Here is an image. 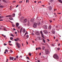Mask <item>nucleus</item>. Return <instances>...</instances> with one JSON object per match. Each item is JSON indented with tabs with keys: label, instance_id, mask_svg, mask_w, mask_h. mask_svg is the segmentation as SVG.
<instances>
[{
	"label": "nucleus",
	"instance_id": "bb28decb",
	"mask_svg": "<svg viewBox=\"0 0 62 62\" xmlns=\"http://www.w3.org/2000/svg\"><path fill=\"white\" fill-rule=\"evenodd\" d=\"M27 20L26 19H24V22H25V23L26 22H27Z\"/></svg>",
	"mask_w": 62,
	"mask_h": 62
},
{
	"label": "nucleus",
	"instance_id": "f704fd0d",
	"mask_svg": "<svg viewBox=\"0 0 62 62\" xmlns=\"http://www.w3.org/2000/svg\"><path fill=\"white\" fill-rule=\"evenodd\" d=\"M40 34H43L42 33V31H40Z\"/></svg>",
	"mask_w": 62,
	"mask_h": 62
},
{
	"label": "nucleus",
	"instance_id": "5fc2aeb1",
	"mask_svg": "<svg viewBox=\"0 0 62 62\" xmlns=\"http://www.w3.org/2000/svg\"><path fill=\"white\" fill-rule=\"evenodd\" d=\"M9 45H10V46H12V44H10V43L9 44Z\"/></svg>",
	"mask_w": 62,
	"mask_h": 62
},
{
	"label": "nucleus",
	"instance_id": "9b49d317",
	"mask_svg": "<svg viewBox=\"0 0 62 62\" xmlns=\"http://www.w3.org/2000/svg\"><path fill=\"white\" fill-rule=\"evenodd\" d=\"M14 59V58L13 57H11V56L10 57V60H13Z\"/></svg>",
	"mask_w": 62,
	"mask_h": 62
},
{
	"label": "nucleus",
	"instance_id": "a19ab883",
	"mask_svg": "<svg viewBox=\"0 0 62 62\" xmlns=\"http://www.w3.org/2000/svg\"><path fill=\"white\" fill-rule=\"evenodd\" d=\"M16 39H17V40H18V41H19V38H16Z\"/></svg>",
	"mask_w": 62,
	"mask_h": 62
},
{
	"label": "nucleus",
	"instance_id": "5701e85b",
	"mask_svg": "<svg viewBox=\"0 0 62 62\" xmlns=\"http://www.w3.org/2000/svg\"><path fill=\"white\" fill-rule=\"evenodd\" d=\"M27 25H30V22H28L27 24Z\"/></svg>",
	"mask_w": 62,
	"mask_h": 62
},
{
	"label": "nucleus",
	"instance_id": "79ce46f5",
	"mask_svg": "<svg viewBox=\"0 0 62 62\" xmlns=\"http://www.w3.org/2000/svg\"><path fill=\"white\" fill-rule=\"evenodd\" d=\"M12 26H13V27H14L15 26L13 24H12Z\"/></svg>",
	"mask_w": 62,
	"mask_h": 62
},
{
	"label": "nucleus",
	"instance_id": "f3484780",
	"mask_svg": "<svg viewBox=\"0 0 62 62\" xmlns=\"http://www.w3.org/2000/svg\"><path fill=\"white\" fill-rule=\"evenodd\" d=\"M9 20H13V19L12 17H10L9 18Z\"/></svg>",
	"mask_w": 62,
	"mask_h": 62
},
{
	"label": "nucleus",
	"instance_id": "cd10ccee",
	"mask_svg": "<svg viewBox=\"0 0 62 62\" xmlns=\"http://www.w3.org/2000/svg\"><path fill=\"white\" fill-rule=\"evenodd\" d=\"M10 39L11 40H12L13 39V37H10Z\"/></svg>",
	"mask_w": 62,
	"mask_h": 62
},
{
	"label": "nucleus",
	"instance_id": "e2e57ef3",
	"mask_svg": "<svg viewBox=\"0 0 62 62\" xmlns=\"http://www.w3.org/2000/svg\"><path fill=\"white\" fill-rule=\"evenodd\" d=\"M31 35H34V34L33 33H31Z\"/></svg>",
	"mask_w": 62,
	"mask_h": 62
},
{
	"label": "nucleus",
	"instance_id": "4d7b16f0",
	"mask_svg": "<svg viewBox=\"0 0 62 62\" xmlns=\"http://www.w3.org/2000/svg\"><path fill=\"white\" fill-rule=\"evenodd\" d=\"M29 1V0H26V3H27V1Z\"/></svg>",
	"mask_w": 62,
	"mask_h": 62
},
{
	"label": "nucleus",
	"instance_id": "393cba45",
	"mask_svg": "<svg viewBox=\"0 0 62 62\" xmlns=\"http://www.w3.org/2000/svg\"><path fill=\"white\" fill-rule=\"evenodd\" d=\"M26 38H27V39H28V37H29L28 35H26Z\"/></svg>",
	"mask_w": 62,
	"mask_h": 62
},
{
	"label": "nucleus",
	"instance_id": "20e7f679",
	"mask_svg": "<svg viewBox=\"0 0 62 62\" xmlns=\"http://www.w3.org/2000/svg\"><path fill=\"white\" fill-rule=\"evenodd\" d=\"M43 28L45 29H47V26L46 25H44L43 26Z\"/></svg>",
	"mask_w": 62,
	"mask_h": 62
},
{
	"label": "nucleus",
	"instance_id": "c85d7f7f",
	"mask_svg": "<svg viewBox=\"0 0 62 62\" xmlns=\"http://www.w3.org/2000/svg\"><path fill=\"white\" fill-rule=\"evenodd\" d=\"M28 54H29V55H30V56H31V54H30V53H29Z\"/></svg>",
	"mask_w": 62,
	"mask_h": 62
},
{
	"label": "nucleus",
	"instance_id": "412c9836",
	"mask_svg": "<svg viewBox=\"0 0 62 62\" xmlns=\"http://www.w3.org/2000/svg\"><path fill=\"white\" fill-rule=\"evenodd\" d=\"M43 39V43H45L46 42L45 41V40H44V39Z\"/></svg>",
	"mask_w": 62,
	"mask_h": 62
},
{
	"label": "nucleus",
	"instance_id": "a878e982",
	"mask_svg": "<svg viewBox=\"0 0 62 62\" xmlns=\"http://www.w3.org/2000/svg\"><path fill=\"white\" fill-rule=\"evenodd\" d=\"M38 50H41L42 49L41 48V47H38Z\"/></svg>",
	"mask_w": 62,
	"mask_h": 62
},
{
	"label": "nucleus",
	"instance_id": "603ef678",
	"mask_svg": "<svg viewBox=\"0 0 62 62\" xmlns=\"http://www.w3.org/2000/svg\"><path fill=\"white\" fill-rule=\"evenodd\" d=\"M22 1H19V3H22Z\"/></svg>",
	"mask_w": 62,
	"mask_h": 62
},
{
	"label": "nucleus",
	"instance_id": "4be33fe9",
	"mask_svg": "<svg viewBox=\"0 0 62 62\" xmlns=\"http://www.w3.org/2000/svg\"><path fill=\"white\" fill-rule=\"evenodd\" d=\"M2 1H3V2H4V3H7V2H6V0H2Z\"/></svg>",
	"mask_w": 62,
	"mask_h": 62
},
{
	"label": "nucleus",
	"instance_id": "3c124183",
	"mask_svg": "<svg viewBox=\"0 0 62 62\" xmlns=\"http://www.w3.org/2000/svg\"><path fill=\"white\" fill-rule=\"evenodd\" d=\"M38 49L37 47L36 48V50H38Z\"/></svg>",
	"mask_w": 62,
	"mask_h": 62
},
{
	"label": "nucleus",
	"instance_id": "6ab92c4d",
	"mask_svg": "<svg viewBox=\"0 0 62 62\" xmlns=\"http://www.w3.org/2000/svg\"><path fill=\"white\" fill-rule=\"evenodd\" d=\"M42 50H43L45 49V47L44 46H42Z\"/></svg>",
	"mask_w": 62,
	"mask_h": 62
},
{
	"label": "nucleus",
	"instance_id": "7ed1b4c3",
	"mask_svg": "<svg viewBox=\"0 0 62 62\" xmlns=\"http://www.w3.org/2000/svg\"><path fill=\"white\" fill-rule=\"evenodd\" d=\"M16 45H17V46L18 48H19L20 47V44L19 43H16Z\"/></svg>",
	"mask_w": 62,
	"mask_h": 62
},
{
	"label": "nucleus",
	"instance_id": "c03bdc74",
	"mask_svg": "<svg viewBox=\"0 0 62 62\" xmlns=\"http://www.w3.org/2000/svg\"><path fill=\"white\" fill-rule=\"evenodd\" d=\"M49 21H50L49 22L50 23H51L52 22V21L51 20H49Z\"/></svg>",
	"mask_w": 62,
	"mask_h": 62
},
{
	"label": "nucleus",
	"instance_id": "0e129e2a",
	"mask_svg": "<svg viewBox=\"0 0 62 62\" xmlns=\"http://www.w3.org/2000/svg\"><path fill=\"white\" fill-rule=\"evenodd\" d=\"M26 43H27V44H28V42H27V41L26 42Z\"/></svg>",
	"mask_w": 62,
	"mask_h": 62
},
{
	"label": "nucleus",
	"instance_id": "864d4df0",
	"mask_svg": "<svg viewBox=\"0 0 62 62\" xmlns=\"http://www.w3.org/2000/svg\"><path fill=\"white\" fill-rule=\"evenodd\" d=\"M16 1H13V3H15Z\"/></svg>",
	"mask_w": 62,
	"mask_h": 62
},
{
	"label": "nucleus",
	"instance_id": "6e6552de",
	"mask_svg": "<svg viewBox=\"0 0 62 62\" xmlns=\"http://www.w3.org/2000/svg\"><path fill=\"white\" fill-rule=\"evenodd\" d=\"M35 20V18H33L32 19H31L30 20V22H33Z\"/></svg>",
	"mask_w": 62,
	"mask_h": 62
},
{
	"label": "nucleus",
	"instance_id": "9d476101",
	"mask_svg": "<svg viewBox=\"0 0 62 62\" xmlns=\"http://www.w3.org/2000/svg\"><path fill=\"white\" fill-rule=\"evenodd\" d=\"M48 8H49V11H51L52 9V7H51V6H49V7H48Z\"/></svg>",
	"mask_w": 62,
	"mask_h": 62
},
{
	"label": "nucleus",
	"instance_id": "72a5a7b5",
	"mask_svg": "<svg viewBox=\"0 0 62 62\" xmlns=\"http://www.w3.org/2000/svg\"><path fill=\"white\" fill-rule=\"evenodd\" d=\"M17 40H17V39H14V41H15L16 42V41H17Z\"/></svg>",
	"mask_w": 62,
	"mask_h": 62
},
{
	"label": "nucleus",
	"instance_id": "a211bd4d",
	"mask_svg": "<svg viewBox=\"0 0 62 62\" xmlns=\"http://www.w3.org/2000/svg\"><path fill=\"white\" fill-rule=\"evenodd\" d=\"M54 1V0H50V2L51 3H52V2H53Z\"/></svg>",
	"mask_w": 62,
	"mask_h": 62
},
{
	"label": "nucleus",
	"instance_id": "49530a36",
	"mask_svg": "<svg viewBox=\"0 0 62 62\" xmlns=\"http://www.w3.org/2000/svg\"><path fill=\"white\" fill-rule=\"evenodd\" d=\"M7 44H6V43H5L4 44V46H6V45Z\"/></svg>",
	"mask_w": 62,
	"mask_h": 62
},
{
	"label": "nucleus",
	"instance_id": "8fccbe9b",
	"mask_svg": "<svg viewBox=\"0 0 62 62\" xmlns=\"http://www.w3.org/2000/svg\"><path fill=\"white\" fill-rule=\"evenodd\" d=\"M20 28H21V27L20 26H19L18 27V29H20Z\"/></svg>",
	"mask_w": 62,
	"mask_h": 62
},
{
	"label": "nucleus",
	"instance_id": "aec40b11",
	"mask_svg": "<svg viewBox=\"0 0 62 62\" xmlns=\"http://www.w3.org/2000/svg\"><path fill=\"white\" fill-rule=\"evenodd\" d=\"M15 14H13V16H12L13 17H15Z\"/></svg>",
	"mask_w": 62,
	"mask_h": 62
},
{
	"label": "nucleus",
	"instance_id": "69168bd1",
	"mask_svg": "<svg viewBox=\"0 0 62 62\" xmlns=\"http://www.w3.org/2000/svg\"><path fill=\"white\" fill-rule=\"evenodd\" d=\"M42 6H43V7H45V6L44 5H42Z\"/></svg>",
	"mask_w": 62,
	"mask_h": 62
},
{
	"label": "nucleus",
	"instance_id": "6e6d98bb",
	"mask_svg": "<svg viewBox=\"0 0 62 62\" xmlns=\"http://www.w3.org/2000/svg\"><path fill=\"white\" fill-rule=\"evenodd\" d=\"M55 27H56V28H58V26H56Z\"/></svg>",
	"mask_w": 62,
	"mask_h": 62
},
{
	"label": "nucleus",
	"instance_id": "dca6fc26",
	"mask_svg": "<svg viewBox=\"0 0 62 62\" xmlns=\"http://www.w3.org/2000/svg\"><path fill=\"white\" fill-rule=\"evenodd\" d=\"M58 0L59 1V2L62 4V1L61 0Z\"/></svg>",
	"mask_w": 62,
	"mask_h": 62
},
{
	"label": "nucleus",
	"instance_id": "f03ea898",
	"mask_svg": "<svg viewBox=\"0 0 62 62\" xmlns=\"http://www.w3.org/2000/svg\"><path fill=\"white\" fill-rule=\"evenodd\" d=\"M53 57L55 59H58L59 58L58 56L56 54H54L53 56Z\"/></svg>",
	"mask_w": 62,
	"mask_h": 62
},
{
	"label": "nucleus",
	"instance_id": "de8ad7c7",
	"mask_svg": "<svg viewBox=\"0 0 62 62\" xmlns=\"http://www.w3.org/2000/svg\"><path fill=\"white\" fill-rule=\"evenodd\" d=\"M22 55H21L20 56V58H22Z\"/></svg>",
	"mask_w": 62,
	"mask_h": 62
},
{
	"label": "nucleus",
	"instance_id": "f8f14e48",
	"mask_svg": "<svg viewBox=\"0 0 62 62\" xmlns=\"http://www.w3.org/2000/svg\"><path fill=\"white\" fill-rule=\"evenodd\" d=\"M19 25V23H16V26L17 27H18V26Z\"/></svg>",
	"mask_w": 62,
	"mask_h": 62
},
{
	"label": "nucleus",
	"instance_id": "13d9d810",
	"mask_svg": "<svg viewBox=\"0 0 62 62\" xmlns=\"http://www.w3.org/2000/svg\"><path fill=\"white\" fill-rule=\"evenodd\" d=\"M6 36H4V38H6Z\"/></svg>",
	"mask_w": 62,
	"mask_h": 62
},
{
	"label": "nucleus",
	"instance_id": "7c9ffc66",
	"mask_svg": "<svg viewBox=\"0 0 62 62\" xmlns=\"http://www.w3.org/2000/svg\"><path fill=\"white\" fill-rule=\"evenodd\" d=\"M4 30L5 31H6V29L5 27L4 28Z\"/></svg>",
	"mask_w": 62,
	"mask_h": 62
},
{
	"label": "nucleus",
	"instance_id": "4468645a",
	"mask_svg": "<svg viewBox=\"0 0 62 62\" xmlns=\"http://www.w3.org/2000/svg\"><path fill=\"white\" fill-rule=\"evenodd\" d=\"M5 17H11V16L10 15L8 16H5Z\"/></svg>",
	"mask_w": 62,
	"mask_h": 62
},
{
	"label": "nucleus",
	"instance_id": "ea45409f",
	"mask_svg": "<svg viewBox=\"0 0 62 62\" xmlns=\"http://www.w3.org/2000/svg\"><path fill=\"white\" fill-rule=\"evenodd\" d=\"M46 32V31H43V32L45 33Z\"/></svg>",
	"mask_w": 62,
	"mask_h": 62
},
{
	"label": "nucleus",
	"instance_id": "052dcab7",
	"mask_svg": "<svg viewBox=\"0 0 62 62\" xmlns=\"http://www.w3.org/2000/svg\"><path fill=\"white\" fill-rule=\"evenodd\" d=\"M6 52H4V54H6Z\"/></svg>",
	"mask_w": 62,
	"mask_h": 62
},
{
	"label": "nucleus",
	"instance_id": "680f3d73",
	"mask_svg": "<svg viewBox=\"0 0 62 62\" xmlns=\"http://www.w3.org/2000/svg\"><path fill=\"white\" fill-rule=\"evenodd\" d=\"M17 33V32H15V34H16Z\"/></svg>",
	"mask_w": 62,
	"mask_h": 62
},
{
	"label": "nucleus",
	"instance_id": "b1692460",
	"mask_svg": "<svg viewBox=\"0 0 62 62\" xmlns=\"http://www.w3.org/2000/svg\"><path fill=\"white\" fill-rule=\"evenodd\" d=\"M8 50H7V49H6L5 50V52H8Z\"/></svg>",
	"mask_w": 62,
	"mask_h": 62
},
{
	"label": "nucleus",
	"instance_id": "ddd939ff",
	"mask_svg": "<svg viewBox=\"0 0 62 62\" xmlns=\"http://www.w3.org/2000/svg\"><path fill=\"white\" fill-rule=\"evenodd\" d=\"M52 26H51V25H50V26H49V27H48V29L50 30L51 29Z\"/></svg>",
	"mask_w": 62,
	"mask_h": 62
},
{
	"label": "nucleus",
	"instance_id": "338daca9",
	"mask_svg": "<svg viewBox=\"0 0 62 62\" xmlns=\"http://www.w3.org/2000/svg\"><path fill=\"white\" fill-rule=\"evenodd\" d=\"M14 31H15L16 30V29H15V28H14Z\"/></svg>",
	"mask_w": 62,
	"mask_h": 62
},
{
	"label": "nucleus",
	"instance_id": "0eeeda50",
	"mask_svg": "<svg viewBox=\"0 0 62 62\" xmlns=\"http://www.w3.org/2000/svg\"><path fill=\"white\" fill-rule=\"evenodd\" d=\"M45 52H46V54H48V50H45Z\"/></svg>",
	"mask_w": 62,
	"mask_h": 62
},
{
	"label": "nucleus",
	"instance_id": "774afa93",
	"mask_svg": "<svg viewBox=\"0 0 62 62\" xmlns=\"http://www.w3.org/2000/svg\"><path fill=\"white\" fill-rule=\"evenodd\" d=\"M40 62V61L39 60L38 61V62Z\"/></svg>",
	"mask_w": 62,
	"mask_h": 62
},
{
	"label": "nucleus",
	"instance_id": "e433bc0d",
	"mask_svg": "<svg viewBox=\"0 0 62 62\" xmlns=\"http://www.w3.org/2000/svg\"><path fill=\"white\" fill-rule=\"evenodd\" d=\"M10 52H13V51H12V50L11 49L10 50Z\"/></svg>",
	"mask_w": 62,
	"mask_h": 62
},
{
	"label": "nucleus",
	"instance_id": "1a4fd4ad",
	"mask_svg": "<svg viewBox=\"0 0 62 62\" xmlns=\"http://www.w3.org/2000/svg\"><path fill=\"white\" fill-rule=\"evenodd\" d=\"M25 29H22V32L23 33H25Z\"/></svg>",
	"mask_w": 62,
	"mask_h": 62
},
{
	"label": "nucleus",
	"instance_id": "4c0bfd02",
	"mask_svg": "<svg viewBox=\"0 0 62 62\" xmlns=\"http://www.w3.org/2000/svg\"><path fill=\"white\" fill-rule=\"evenodd\" d=\"M11 36L13 37H14V35L13 34H11Z\"/></svg>",
	"mask_w": 62,
	"mask_h": 62
},
{
	"label": "nucleus",
	"instance_id": "bf43d9fd",
	"mask_svg": "<svg viewBox=\"0 0 62 62\" xmlns=\"http://www.w3.org/2000/svg\"><path fill=\"white\" fill-rule=\"evenodd\" d=\"M60 46V43H59L58 44V46Z\"/></svg>",
	"mask_w": 62,
	"mask_h": 62
},
{
	"label": "nucleus",
	"instance_id": "2eb2a0df",
	"mask_svg": "<svg viewBox=\"0 0 62 62\" xmlns=\"http://www.w3.org/2000/svg\"><path fill=\"white\" fill-rule=\"evenodd\" d=\"M22 28H21V29H20V33H21H21H22Z\"/></svg>",
	"mask_w": 62,
	"mask_h": 62
},
{
	"label": "nucleus",
	"instance_id": "c9c22d12",
	"mask_svg": "<svg viewBox=\"0 0 62 62\" xmlns=\"http://www.w3.org/2000/svg\"><path fill=\"white\" fill-rule=\"evenodd\" d=\"M47 40L48 41V42H49L50 41V40H49L48 39H47Z\"/></svg>",
	"mask_w": 62,
	"mask_h": 62
},
{
	"label": "nucleus",
	"instance_id": "c756f323",
	"mask_svg": "<svg viewBox=\"0 0 62 62\" xmlns=\"http://www.w3.org/2000/svg\"><path fill=\"white\" fill-rule=\"evenodd\" d=\"M0 7L1 8H2L3 7V6H2V5H1L0 6Z\"/></svg>",
	"mask_w": 62,
	"mask_h": 62
},
{
	"label": "nucleus",
	"instance_id": "2f4dec72",
	"mask_svg": "<svg viewBox=\"0 0 62 62\" xmlns=\"http://www.w3.org/2000/svg\"><path fill=\"white\" fill-rule=\"evenodd\" d=\"M41 34L42 37L43 38V37H44V36H43V34Z\"/></svg>",
	"mask_w": 62,
	"mask_h": 62
},
{
	"label": "nucleus",
	"instance_id": "473e14b6",
	"mask_svg": "<svg viewBox=\"0 0 62 62\" xmlns=\"http://www.w3.org/2000/svg\"><path fill=\"white\" fill-rule=\"evenodd\" d=\"M27 59H28V60H30V58H29L28 57H27Z\"/></svg>",
	"mask_w": 62,
	"mask_h": 62
},
{
	"label": "nucleus",
	"instance_id": "423d86ee",
	"mask_svg": "<svg viewBox=\"0 0 62 62\" xmlns=\"http://www.w3.org/2000/svg\"><path fill=\"white\" fill-rule=\"evenodd\" d=\"M54 30V29H52V33L54 34H55V31H54V30Z\"/></svg>",
	"mask_w": 62,
	"mask_h": 62
},
{
	"label": "nucleus",
	"instance_id": "58836bf2",
	"mask_svg": "<svg viewBox=\"0 0 62 62\" xmlns=\"http://www.w3.org/2000/svg\"><path fill=\"white\" fill-rule=\"evenodd\" d=\"M16 57L17 59H18V56L17 55L16 56Z\"/></svg>",
	"mask_w": 62,
	"mask_h": 62
},
{
	"label": "nucleus",
	"instance_id": "09e8293b",
	"mask_svg": "<svg viewBox=\"0 0 62 62\" xmlns=\"http://www.w3.org/2000/svg\"><path fill=\"white\" fill-rule=\"evenodd\" d=\"M11 42V41H8V43H10Z\"/></svg>",
	"mask_w": 62,
	"mask_h": 62
},
{
	"label": "nucleus",
	"instance_id": "39448f33",
	"mask_svg": "<svg viewBox=\"0 0 62 62\" xmlns=\"http://www.w3.org/2000/svg\"><path fill=\"white\" fill-rule=\"evenodd\" d=\"M35 34H36L37 35H40V33L38 31H36L35 32Z\"/></svg>",
	"mask_w": 62,
	"mask_h": 62
},
{
	"label": "nucleus",
	"instance_id": "f257e3e1",
	"mask_svg": "<svg viewBox=\"0 0 62 62\" xmlns=\"http://www.w3.org/2000/svg\"><path fill=\"white\" fill-rule=\"evenodd\" d=\"M40 23L39 22H38V23H34L33 25V26L34 28H35L37 27V25L39 26L40 25Z\"/></svg>",
	"mask_w": 62,
	"mask_h": 62
},
{
	"label": "nucleus",
	"instance_id": "a18cd8bd",
	"mask_svg": "<svg viewBox=\"0 0 62 62\" xmlns=\"http://www.w3.org/2000/svg\"><path fill=\"white\" fill-rule=\"evenodd\" d=\"M41 44L42 45H44V44L43 43H41Z\"/></svg>",
	"mask_w": 62,
	"mask_h": 62
},
{
	"label": "nucleus",
	"instance_id": "37998d69",
	"mask_svg": "<svg viewBox=\"0 0 62 62\" xmlns=\"http://www.w3.org/2000/svg\"><path fill=\"white\" fill-rule=\"evenodd\" d=\"M18 6H19V5H17L16 6V8H17V7H18Z\"/></svg>",
	"mask_w": 62,
	"mask_h": 62
}]
</instances>
